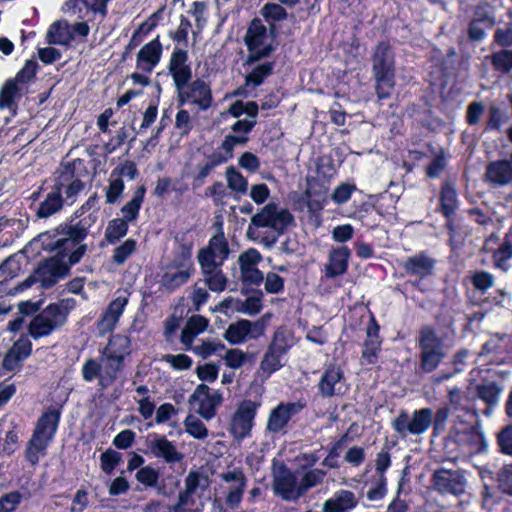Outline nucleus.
I'll return each mask as SVG.
<instances>
[{"mask_svg":"<svg viewBox=\"0 0 512 512\" xmlns=\"http://www.w3.org/2000/svg\"><path fill=\"white\" fill-rule=\"evenodd\" d=\"M245 42L250 51V62L267 57L272 52L267 29L259 19L252 20L245 35Z\"/></svg>","mask_w":512,"mask_h":512,"instance_id":"obj_10","label":"nucleus"},{"mask_svg":"<svg viewBox=\"0 0 512 512\" xmlns=\"http://www.w3.org/2000/svg\"><path fill=\"white\" fill-rule=\"evenodd\" d=\"M441 210L449 218L456 210L458 205L457 193L454 185L445 183L441 188L440 195Z\"/></svg>","mask_w":512,"mask_h":512,"instance_id":"obj_44","label":"nucleus"},{"mask_svg":"<svg viewBox=\"0 0 512 512\" xmlns=\"http://www.w3.org/2000/svg\"><path fill=\"white\" fill-rule=\"evenodd\" d=\"M227 186L230 190L238 194H246L248 191L247 179L234 167L226 169Z\"/></svg>","mask_w":512,"mask_h":512,"instance_id":"obj_48","label":"nucleus"},{"mask_svg":"<svg viewBox=\"0 0 512 512\" xmlns=\"http://www.w3.org/2000/svg\"><path fill=\"white\" fill-rule=\"evenodd\" d=\"M283 358V355L267 348L256 372L257 376L261 379L269 378L274 372L280 370L284 366Z\"/></svg>","mask_w":512,"mask_h":512,"instance_id":"obj_33","label":"nucleus"},{"mask_svg":"<svg viewBox=\"0 0 512 512\" xmlns=\"http://www.w3.org/2000/svg\"><path fill=\"white\" fill-rule=\"evenodd\" d=\"M292 221L293 216L288 210L275 203H268L259 213L252 216L247 229V237L252 240H257L259 234L255 228H270L273 230V233L269 236L262 237L260 242L267 248H271Z\"/></svg>","mask_w":512,"mask_h":512,"instance_id":"obj_2","label":"nucleus"},{"mask_svg":"<svg viewBox=\"0 0 512 512\" xmlns=\"http://www.w3.org/2000/svg\"><path fill=\"white\" fill-rule=\"evenodd\" d=\"M23 495L19 491H11L0 497V512H14L22 502Z\"/></svg>","mask_w":512,"mask_h":512,"instance_id":"obj_62","label":"nucleus"},{"mask_svg":"<svg viewBox=\"0 0 512 512\" xmlns=\"http://www.w3.org/2000/svg\"><path fill=\"white\" fill-rule=\"evenodd\" d=\"M203 508L202 496L182 490L178 494L173 512H202Z\"/></svg>","mask_w":512,"mask_h":512,"instance_id":"obj_35","label":"nucleus"},{"mask_svg":"<svg viewBox=\"0 0 512 512\" xmlns=\"http://www.w3.org/2000/svg\"><path fill=\"white\" fill-rule=\"evenodd\" d=\"M148 452L155 458H161L166 463H178L183 459V454L178 451L176 445L165 436H155L147 442Z\"/></svg>","mask_w":512,"mask_h":512,"instance_id":"obj_22","label":"nucleus"},{"mask_svg":"<svg viewBox=\"0 0 512 512\" xmlns=\"http://www.w3.org/2000/svg\"><path fill=\"white\" fill-rule=\"evenodd\" d=\"M272 487L273 492L285 501H296L303 495L296 476L284 465L274 470Z\"/></svg>","mask_w":512,"mask_h":512,"instance_id":"obj_12","label":"nucleus"},{"mask_svg":"<svg viewBox=\"0 0 512 512\" xmlns=\"http://www.w3.org/2000/svg\"><path fill=\"white\" fill-rule=\"evenodd\" d=\"M137 242L134 239H127L117 246L113 251L112 260L118 265L124 264L128 258L135 253Z\"/></svg>","mask_w":512,"mask_h":512,"instance_id":"obj_52","label":"nucleus"},{"mask_svg":"<svg viewBox=\"0 0 512 512\" xmlns=\"http://www.w3.org/2000/svg\"><path fill=\"white\" fill-rule=\"evenodd\" d=\"M433 423V411L430 408L415 410L410 416L408 412L401 411L393 420V429L403 438L408 435L419 436L424 434Z\"/></svg>","mask_w":512,"mask_h":512,"instance_id":"obj_6","label":"nucleus"},{"mask_svg":"<svg viewBox=\"0 0 512 512\" xmlns=\"http://www.w3.org/2000/svg\"><path fill=\"white\" fill-rule=\"evenodd\" d=\"M248 358L249 355L247 352L237 348L227 350L223 356L226 366L232 369L241 368L248 361Z\"/></svg>","mask_w":512,"mask_h":512,"instance_id":"obj_59","label":"nucleus"},{"mask_svg":"<svg viewBox=\"0 0 512 512\" xmlns=\"http://www.w3.org/2000/svg\"><path fill=\"white\" fill-rule=\"evenodd\" d=\"M228 113L235 118H239L243 114H247L249 118H256L258 114V105L254 101L243 102L238 100L230 105Z\"/></svg>","mask_w":512,"mask_h":512,"instance_id":"obj_54","label":"nucleus"},{"mask_svg":"<svg viewBox=\"0 0 512 512\" xmlns=\"http://www.w3.org/2000/svg\"><path fill=\"white\" fill-rule=\"evenodd\" d=\"M63 205L60 188L47 194L45 200L41 202L37 210V216L40 218H48L58 212Z\"/></svg>","mask_w":512,"mask_h":512,"instance_id":"obj_40","label":"nucleus"},{"mask_svg":"<svg viewBox=\"0 0 512 512\" xmlns=\"http://www.w3.org/2000/svg\"><path fill=\"white\" fill-rule=\"evenodd\" d=\"M304 405L297 402H281L270 411L266 429L271 433L282 432L293 416L298 414Z\"/></svg>","mask_w":512,"mask_h":512,"instance_id":"obj_17","label":"nucleus"},{"mask_svg":"<svg viewBox=\"0 0 512 512\" xmlns=\"http://www.w3.org/2000/svg\"><path fill=\"white\" fill-rule=\"evenodd\" d=\"M420 366L425 372L434 371L446 353L442 339L436 331L429 327H423L419 335Z\"/></svg>","mask_w":512,"mask_h":512,"instance_id":"obj_5","label":"nucleus"},{"mask_svg":"<svg viewBox=\"0 0 512 512\" xmlns=\"http://www.w3.org/2000/svg\"><path fill=\"white\" fill-rule=\"evenodd\" d=\"M295 344L293 332L287 327H279L268 345V348L285 356L290 348Z\"/></svg>","mask_w":512,"mask_h":512,"instance_id":"obj_36","label":"nucleus"},{"mask_svg":"<svg viewBox=\"0 0 512 512\" xmlns=\"http://www.w3.org/2000/svg\"><path fill=\"white\" fill-rule=\"evenodd\" d=\"M131 352V341L130 338L124 335H113L102 353L109 356H115L120 360L124 361L125 357Z\"/></svg>","mask_w":512,"mask_h":512,"instance_id":"obj_37","label":"nucleus"},{"mask_svg":"<svg viewBox=\"0 0 512 512\" xmlns=\"http://www.w3.org/2000/svg\"><path fill=\"white\" fill-rule=\"evenodd\" d=\"M100 362L102 365V376L106 380V384L109 385L117 378L120 371L123 369L124 361L117 357L109 356L102 353Z\"/></svg>","mask_w":512,"mask_h":512,"instance_id":"obj_41","label":"nucleus"},{"mask_svg":"<svg viewBox=\"0 0 512 512\" xmlns=\"http://www.w3.org/2000/svg\"><path fill=\"white\" fill-rule=\"evenodd\" d=\"M318 387L323 397L330 398L344 394L347 385L342 369L335 365L329 366L323 373Z\"/></svg>","mask_w":512,"mask_h":512,"instance_id":"obj_18","label":"nucleus"},{"mask_svg":"<svg viewBox=\"0 0 512 512\" xmlns=\"http://www.w3.org/2000/svg\"><path fill=\"white\" fill-rule=\"evenodd\" d=\"M434 262L425 255H415L409 257L403 264L407 273L420 277L427 276L431 273Z\"/></svg>","mask_w":512,"mask_h":512,"instance_id":"obj_38","label":"nucleus"},{"mask_svg":"<svg viewBox=\"0 0 512 512\" xmlns=\"http://www.w3.org/2000/svg\"><path fill=\"white\" fill-rule=\"evenodd\" d=\"M177 90L181 104L190 103L198 106L200 110H207L212 104L213 97L210 86L201 79L177 88Z\"/></svg>","mask_w":512,"mask_h":512,"instance_id":"obj_13","label":"nucleus"},{"mask_svg":"<svg viewBox=\"0 0 512 512\" xmlns=\"http://www.w3.org/2000/svg\"><path fill=\"white\" fill-rule=\"evenodd\" d=\"M497 443L502 453L512 456V425L506 426L498 433Z\"/></svg>","mask_w":512,"mask_h":512,"instance_id":"obj_64","label":"nucleus"},{"mask_svg":"<svg viewBox=\"0 0 512 512\" xmlns=\"http://www.w3.org/2000/svg\"><path fill=\"white\" fill-rule=\"evenodd\" d=\"M325 476L326 472L321 469H311L305 472L300 482L302 494H304L308 489L321 484Z\"/></svg>","mask_w":512,"mask_h":512,"instance_id":"obj_57","label":"nucleus"},{"mask_svg":"<svg viewBox=\"0 0 512 512\" xmlns=\"http://www.w3.org/2000/svg\"><path fill=\"white\" fill-rule=\"evenodd\" d=\"M222 394L218 391H210L205 384H199L190 396V402L198 404L197 412L206 420L212 419L216 414V408L222 403Z\"/></svg>","mask_w":512,"mask_h":512,"instance_id":"obj_16","label":"nucleus"},{"mask_svg":"<svg viewBox=\"0 0 512 512\" xmlns=\"http://www.w3.org/2000/svg\"><path fill=\"white\" fill-rule=\"evenodd\" d=\"M209 487L208 476L199 470H190L184 480L185 491L202 496Z\"/></svg>","mask_w":512,"mask_h":512,"instance_id":"obj_39","label":"nucleus"},{"mask_svg":"<svg viewBox=\"0 0 512 512\" xmlns=\"http://www.w3.org/2000/svg\"><path fill=\"white\" fill-rule=\"evenodd\" d=\"M386 484V476H374L371 482V486L366 494L367 499L372 502L383 499L387 491Z\"/></svg>","mask_w":512,"mask_h":512,"instance_id":"obj_56","label":"nucleus"},{"mask_svg":"<svg viewBox=\"0 0 512 512\" xmlns=\"http://www.w3.org/2000/svg\"><path fill=\"white\" fill-rule=\"evenodd\" d=\"M163 47L159 37L146 43L136 55V70L142 73H152L159 64Z\"/></svg>","mask_w":512,"mask_h":512,"instance_id":"obj_19","label":"nucleus"},{"mask_svg":"<svg viewBox=\"0 0 512 512\" xmlns=\"http://www.w3.org/2000/svg\"><path fill=\"white\" fill-rule=\"evenodd\" d=\"M273 70V64L266 62L253 68V70L246 76L245 84L247 86H259L263 83Z\"/></svg>","mask_w":512,"mask_h":512,"instance_id":"obj_51","label":"nucleus"},{"mask_svg":"<svg viewBox=\"0 0 512 512\" xmlns=\"http://www.w3.org/2000/svg\"><path fill=\"white\" fill-rule=\"evenodd\" d=\"M358 505V499L354 492L340 489L334 492L332 497L324 501L323 512H348Z\"/></svg>","mask_w":512,"mask_h":512,"instance_id":"obj_28","label":"nucleus"},{"mask_svg":"<svg viewBox=\"0 0 512 512\" xmlns=\"http://www.w3.org/2000/svg\"><path fill=\"white\" fill-rule=\"evenodd\" d=\"M208 326V320L201 315H194L190 317L182 330L181 343L186 348H192L194 339L204 332Z\"/></svg>","mask_w":512,"mask_h":512,"instance_id":"obj_32","label":"nucleus"},{"mask_svg":"<svg viewBox=\"0 0 512 512\" xmlns=\"http://www.w3.org/2000/svg\"><path fill=\"white\" fill-rule=\"evenodd\" d=\"M487 58L491 59L495 70L501 73H508L512 69V50H501Z\"/></svg>","mask_w":512,"mask_h":512,"instance_id":"obj_53","label":"nucleus"},{"mask_svg":"<svg viewBox=\"0 0 512 512\" xmlns=\"http://www.w3.org/2000/svg\"><path fill=\"white\" fill-rule=\"evenodd\" d=\"M60 420V411L48 410L38 419L32 436L51 443L57 431Z\"/></svg>","mask_w":512,"mask_h":512,"instance_id":"obj_27","label":"nucleus"},{"mask_svg":"<svg viewBox=\"0 0 512 512\" xmlns=\"http://www.w3.org/2000/svg\"><path fill=\"white\" fill-rule=\"evenodd\" d=\"M128 232V223L126 220L116 218L109 221L105 229V240L109 244H115L123 238Z\"/></svg>","mask_w":512,"mask_h":512,"instance_id":"obj_46","label":"nucleus"},{"mask_svg":"<svg viewBox=\"0 0 512 512\" xmlns=\"http://www.w3.org/2000/svg\"><path fill=\"white\" fill-rule=\"evenodd\" d=\"M32 351V344L26 337L18 339L5 354L2 367L7 371L18 370L21 363L27 359Z\"/></svg>","mask_w":512,"mask_h":512,"instance_id":"obj_25","label":"nucleus"},{"mask_svg":"<svg viewBox=\"0 0 512 512\" xmlns=\"http://www.w3.org/2000/svg\"><path fill=\"white\" fill-rule=\"evenodd\" d=\"M203 283L212 292H223L228 284V278L222 271V266H200Z\"/></svg>","mask_w":512,"mask_h":512,"instance_id":"obj_30","label":"nucleus"},{"mask_svg":"<svg viewBox=\"0 0 512 512\" xmlns=\"http://www.w3.org/2000/svg\"><path fill=\"white\" fill-rule=\"evenodd\" d=\"M46 38L49 44L68 45L73 40L72 27L65 20L54 22L49 27Z\"/></svg>","mask_w":512,"mask_h":512,"instance_id":"obj_34","label":"nucleus"},{"mask_svg":"<svg viewBox=\"0 0 512 512\" xmlns=\"http://www.w3.org/2000/svg\"><path fill=\"white\" fill-rule=\"evenodd\" d=\"M136 479L147 487H156L159 480V471L152 466L140 468L136 474Z\"/></svg>","mask_w":512,"mask_h":512,"instance_id":"obj_61","label":"nucleus"},{"mask_svg":"<svg viewBox=\"0 0 512 512\" xmlns=\"http://www.w3.org/2000/svg\"><path fill=\"white\" fill-rule=\"evenodd\" d=\"M350 254V250L346 246L332 249L325 265V276L335 278L343 275L347 271Z\"/></svg>","mask_w":512,"mask_h":512,"instance_id":"obj_29","label":"nucleus"},{"mask_svg":"<svg viewBox=\"0 0 512 512\" xmlns=\"http://www.w3.org/2000/svg\"><path fill=\"white\" fill-rule=\"evenodd\" d=\"M432 487L442 495H463L467 487V478L461 469L439 468L432 475Z\"/></svg>","mask_w":512,"mask_h":512,"instance_id":"obj_9","label":"nucleus"},{"mask_svg":"<svg viewBox=\"0 0 512 512\" xmlns=\"http://www.w3.org/2000/svg\"><path fill=\"white\" fill-rule=\"evenodd\" d=\"M49 444L50 443L44 440L32 436L25 449L26 460L32 466H36L39 463L40 458L46 455Z\"/></svg>","mask_w":512,"mask_h":512,"instance_id":"obj_43","label":"nucleus"},{"mask_svg":"<svg viewBox=\"0 0 512 512\" xmlns=\"http://www.w3.org/2000/svg\"><path fill=\"white\" fill-rule=\"evenodd\" d=\"M145 194L144 186H140L134 193L133 198L127 202L121 209L123 218L128 223L134 221L139 213Z\"/></svg>","mask_w":512,"mask_h":512,"instance_id":"obj_45","label":"nucleus"},{"mask_svg":"<svg viewBox=\"0 0 512 512\" xmlns=\"http://www.w3.org/2000/svg\"><path fill=\"white\" fill-rule=\"evenodd\" d=\"M188 62L187 51L175 48L171 54L168 69L176 88L186 86L192 78V70Z\"/></svg>","mask_w":512,"mask_h":512,"instance_id":"obj_21","label":"nucleus"},{"mask_svg":"<svg viewBox=\"0 0 512 512\" xmlns=\"http://www.w3.org/2000/svg\"><path fill=\"white\" fill-rule=\"evenodd\" d=\"M263 294L257 293L248 296L244 301H240L239 312L253 316L262 309Z\"/></svg>","mask_w":512,"mask_h":512,"instance_id":"obj_60","label":"nucleus"},{"mask_svg":"<svg viewBox=\"0 0 512 512\" xmlns=\"http://www.w3.org/2000/svg\"><path fill=\"white\" fill-rule=\"evenodd\" d=\"M372 63L377 95L380 99L387 98L393 90L395 75L394 54L388 43L381 42L377 45Z\"/></svg>","mask_w":512,"mask_h":512,"instance_id":"obj_4","label":"nucleus"},{"mask_svg":"<svg viewBox=\"0 0 512 512\" xmlns=\"http://www.w3.org/2000/svg\"><path fill=\"white\" fill-rule=\"evenodd\" d=\"M484 179L493 187H503L512 184V163L507 159L488 163Z\"/></svg>","mask_w":512,"mask_h":512,"instance_id":"obj_23","label":"nucleus"},{"mask_svg":"<svg viewBox=\"0 0 512 512\" xmlns=\"http://www.w3.org/2000/svg\"><path fill=\"white\" fill-rule=\"evenodd\" d=\"M82 376L85 381L91 382L96 378L99 379L101 385H107L106 380L102 376V365L101 362H97L95 359L87 360L82 367Z\"/></svg>","mask_w":512,"mask_h":512,"instance_id":"obj_55","label":"nucleus"},{"mask_svg":"<svg viewBox=\"0 0 512 512\" xmlns=\"http://www.w3.org/2000/svg\"><path fill=\"white\" fill-rule=\"evenodd\" d=\"M185 431L193 438L204 440L208 437L209 431L205 424L195 415L189 414L184 420Z\"/></svg>","mask_w":512,"mask_h":512,"instance_id":"obj_49","label":"nucleus"},{"mask_svg":"<svg viewBox=\"0 0 512 512\" xmlns=\"http://www.w3.org/2000/svg\"><path fill=\"white\" fill-rule=\"evenodd\" d=\"M261 253L255 248H249L238 257L240 279L246 285H260L264 280L263 273L257 268L262 261Z\"/></svg>","mask_w":512,"mask_h":512,"instance_id":"obj_15","label":"nucleus"},{"mask_svg":"<svg viewBox=\"0 0 512 512\" xmlns=\"http://www.w3.org/2000/svg\"><path fill=\"white\" fill-rule=\"evenodd\" d=\"M512 258V243L505 240L497 249L493 250L494 266L505 272L509 271V260Z\"/></svg>","mask_w":512,"mask_h":512,"instance_id":"obj_47","label":"nucleus"},{"mask_svg":"<svg viewBox=\"0 0 512 512\" xmlns=\"http://www.w3.org/2000/svg\"><path fill=\"white\" fill-rule=\"evenodd\" d=\"M85 236L86 229L78 224L60 225L39 236L46 250L56 252L35 271L36 280L43 287L53 286L68 274L71 265L81 260L86 251V246L81 244Z\"/></svg>","mask_w":512,"mask_h":512,"instance_id":"obj_1","label":"nucleus"},{"mask_svg":"<svg viewBox=\"0 0 512 512\" xmlns=\"http://www.w3.org/2000/svg\"><path fill=\"white\" fill-rule=\"evenodd\" d=\"M71 308L68 300L49 304L29 322V335L35 340L49 336L66 323Z\"/></svg>","mask_w":512,"mask_h":512,"instance_id":"obj_3","label":"nucleus"},{"mask_svg":"<svg viewBox=\"0 0 512 512\" xmlns=\"http://www.w3.org/2000/svg\"><path fill=\"white\" fill-rule=\"evenodd\" d=\"M261 15L268 22H278L287 18V12L281 4L267 3L261 9Z\"/></svg>","mask_w":512,"mask_h":512,"instance_id":"obj_58","label":"nucleus"},{"mask_svg":"<svg viewBox=\"0 0 512 512\" xmlns=\"http://www.w3.org/2000/svg\"><path fill=\"white\" fill-rule=\"evenodd\" d=\"M455 439L456 442L463 448L467 449V447H469L471 450H473L476 448L479 442H481L482 436L474 429H468L467 426H465L462 430H456Z\"/></svg>","mask_w":512,"mask_h":512,"instance_id":"obj_50","label":"nucleus"},{"mask_svg":"<svg viewBox=\"0 0 512 512\" xmlns=\"http://www.w3.org/2000/svg\"><path fill=\"white\" fill-rule=\"evenodd\" d=\"M124 190V182L118 177L109 178V185L105 191L106 203L114 204L118 201Z\"/></svg>","mask_w":512,"mask_h":512,"instance_id":"obj_63","label":"nucleus"},{"mask_svg":"<svg viewBox=\"0 0 512 512\" xmlns=\"http://www.w3.org/2000/svg\"><path fill=\"white\" fill-rule=\"evenodd\" d=\"M193 272L194 266L189 254L179 255L165 266L160 286L167 291H173L184 285Z\"/></svg>","mask_w":512,"mask_h":512,"instance_id":"obj_8","label":"nucleus"},{"mask_svg":"<svg viewBox=\"0 0 512 512\" xmlns=\"http://www.w3.org/2000/svg\"><path fill=\"white\" fill-rule=\"evenodd\" d=\"M503 387L493 381H486L468 387V395L472 398H479L485 402L488 408L485 410L487 416L491 415V407L499 403Z\"/></svg>","mask_w":512,"mask_h":512,"instance_id":"obj_24","label":"nucleus"},{"mask_svg":"<svg viewBox=\"0 0 512 512\" xmlns=\"http://www.w3.org/2000/svg\"><path fill=\"white\" fill-rule=\"evenodd\" d=\"M260 403L253 400H243L237 405L229 423V433L237 442H241L251 434L254 419Z\"/></svg>","mask_w":512,"mask_h":512,"instance_id":"obj_7","label":"nucleus"},{"mask_svg":"<svg viewBox=\"0 0 512 512\" xmlns=\"http://www.w3.org/2000/svg\"><path fill=\"white\" fill-rule=\"evenodd\" d=\"M25 87L14 79L6 81L0 91V108L13 110L22 97Z\"/></svg>","mask_w":512,"mask_h":512,"instance_id":"obj_31","label":"nucleus"},{"mask_svg":"<svg viewBox=\"0 0 512 512\" xmlns=\"http://www.w3.org/2000/svg\"><path fill=\"white\" fill-rule=\"evenodd\" d=\"M265 325L262 321L246 319L231 323L224 333V339L232 345L241 344L249 339H257L264 334Z\"/></svg>","mask_w":512,"mask_h":512,"instance_id":"obj_14","label":"nucleus"},{"mask_svg":"<svg viewBox=\"0 0 512 512\" xmlns=\"http://www.w3.org/2000/svg\"><path fill=\"white\" fill-rule=\"evenodd\" d=\"M379 350L378 326L373 323V325L369 326L367 329V340L364 343L362 357L365 358L368 363H373Z\"/></svg>","mask_w":512,"mask_h":512,"instance_id":"obj_42","label":"nucleus"},{"mask_svg":"<svg viewBox=\"0 0 512 512\" xmlns=\"http://www.w3.org/2000/svg\"><path fill=\"white\" fill-rule=\"evenodd\" d=\"M129 296L130 294L126 290L118 291L117 297L108 305L98 322V329L101 334L110 332L115 328L128 304Z\"/></svg>","mask_w":512,"mask_h":512,"instance_id":"obj_20","label":"nucleus"},{"mask_svg":"<svg viewBox=\"0 0 512 512\" xmlns=\"http://www.w3.org/2000/svg\"><path fill=\"white\" fill-rule=\"evenodd\" d=\"M220 478L226 483H232L226 495V504L231 507H237L242 500V496L246 487V477L239 469L222 473Z\"/></svg>","mask_w":512,"mask_h":512,"instance_id":"obj_26","label":"nucleus"},{"mask_svg":"<svg viewBox=\"0 0 512 512\" xmlns=\"http://www.w3.org/2000/svg\"><path fill=\"white\" fill-rule=\"evenodd\" d=\"M229 254V244L220 230L198 251L197 260L200 266H222Z\"/></svg>","mask_w":512,"mask_h":512,"instance_id":"obj_11","label":"nucleus"}]
</instances>
